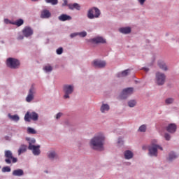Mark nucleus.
<instances>
[{
  "mask_svg": "<svg viewBox=\"0 0 179 179\" xmlns=\"http://www.w3.org/2000/svg\"><path fill=\"white\" fill-rule=\"evenodd\" d=\"M91 148L94 150H103V145H104V135L99 134L92 138L90 143Z\"/></svg>",
  "mask_w": 179,
  "mask_h": 179,
  "instance_id": "f257e3e1",
  "label": "nucleus"
},
{
  "mask_svg": "<svg viewBox=\"0 0 179 179\" xmlns=\"http://www.w3.org/2000/svg\"><path fill=\"white\" fill-rule=\"evenodd\" d=\"M157 149H159L160 150H163V148L159 145H157V141L152 140L151 143V146H150L148 150H149V155L150 156H157Z\"/></svg>",
  "mask_w": 179,
  "mask_h": 179,
  "instance_id": "f03ea898",
  "label": "nucleus"
},
{
  "mask_svg": "<svg viewBox=\"0 0 179 179\" xmlns=\"http://www.w3.org/2000/svg\"><path fill=\"white\" fill-rule=\"evenodd\" d=\"M6 65L8 68L11 69H17L20 66V62L17 59L9 57L6 60Z\"/></svg>",
  "mask_w": 179,
  "mask_h": 179,
  "instance_id": "7ed1b4c3",
  "label": "nucleus"
},
{
  "mask_svg": "<svg viewBox=\"0 0 179 179\" xmlns=\"http://www.w3.org/2000/svg\"><path fill=\"white\" fill-rule=\"evenodd\" d=\"M4 156L6 157L5 162L7 164H10L11 163H17V158L13 157V154L10 150H6L4 152Z\"/></svg>",
  "mask_w": 179,
  "mask_h": 179,
  "instance_id": "20e7f679",
  "label": "nucleus"
},
{
  "mask_svg": "<svg viewBox=\"0 0 179 179\" xmlns=\"http://www.w3.org/2000/svg\"><path fill=\"white\" fill-rule=\"evenodd\" d=\"M155 83L158 86H163L166 83V74L157 72L155 73Z\"/></svg>",
  "mask_w": 179,
  "mask_h": 179,
  "instance_id": "39448f33",
  "label": "nucleus"
},
{
  "mask_svg": "<svg viewBox=\"0 0 179 179\" xmlns=\"http://www.w3.org/2000/svg\"><path fill=\"white\" fill-rule=\"evenodd\" d=\"M100 10L96 7H94L88 10L87 15L88 19H94L95 17H99V16H100Z\"/></svg>",
  "mask_w": 179,
  "mask_h": 179,
  "instance_id": "423d86ee",
  "label": "nucleus"
},
{
  "mask_svg": "<svg viewBox=\"0 0 179 179\" xmlns=\"http://www.w3.org/2000/svg\"><path fill=\"white\" fill-rule=\"evenodd\" d=\"M24 120L27 122H30V120H33V121H37V120H38V115L36 112H32L31 113L27 112L24 116Z\"/></svg>",
  "mask_w": 179,
  "mask_h": 179,
  "instance_id": "0eeeda50",
  "label": "nucleus"
},
{
  "mask_svg": "<svg viewBox=\"0 0 179 179\" xmlns=\"http://www.w3.org/2000/svg\"><path fill=\"white\" fill-rule=\"evenodd\" d=\"M133 93H134V88L132 87L126 88L122 90L120 94V99L124 100L127 99L129 96H131V94H132Z\"/></svg>",
  "mask_w": 179,
  "mask_h": 179,
  "instance_id": "6e6552de",
  "label": "nucleus"
},
{
  "mask_svg": "<svg viewBox=\"0 0 179 179\" xmlns=\"http://www.w3.org/2000/svg\"><path fill=\"white\" fill-rule=\"evenodd\" d=\"M63 90L65 93L64 97V99H69V94H72L73 92V86L72 85H64Z\"/></svg>",
  "mask_w": 179,
  "mask_h": 179,
  "instance_id": "1a4fd4ad",
  "label": "nucleus"
},
{
  "mask_svg": "<svg viewBox=\"0 0 179 179\" xmlns=\"http://www.w3.org/2000/svg\"><path fill=\"white\" fill-rule=\"evenodd\" d=\"M34 93H36V91H34V87H31L29 89L27 96L26 97V101L27 103H30L34 99Z\"/></svg>",
  "mask_w": 179,
  "mask_h": 179,
  "instance_id": "9d476101",
  "label": "nucleus"
},
{
  "mask_svg": "<svg viewBox=\"0 0 179 179\" xmlns=\"http://www.w3.org/2000/svg\"><path fill=\"white\" fill-rule=\"evenodd\" d=\"M28 149L32 150L34 156H38L41 152L40 151V145H29Z\"/></svg>",
  "mask_w": 179,
  "mask_h": 179,
  "instance_id": "9b49d317",
  "label": "nucleus"
},
{
  "mask_svg": "<svg viewBox=\"0 0 179 179\" xmlns=\"http://www.w3.org/2000/svg\"><path fill=\"white\" fill-rule=\"evenodd\" d=\"M166 129L169 134H174L177 131V124L171 123L166 127Z\"/></svg>",
  "mask_w": 179,
  "mask_h": 179,
  "instance_id": "f8f14e48",
  "label": "nucleus"
},
{
  "mask_svg": "<svg viewBox=\"0 0 179 179\" xmlns=\"http://www.w3.org/2000/svg\"><path fill=\"white\" fill-rule=\"evenodd\" d=\"M106 65V62L101 60H94L93 62V66L94 68H104Z\"/></svg>",
  "mask_w": 179,
  "mask_h": 179,
  "instance_id": "ddd939ff",
  "label": "nucleus"
},
{
  "mask_svg": "<svg viewBox=\"0 0 179 179\" xmlns=\"http://www.w3.org/2000/svg\"><path fill=\"white\" fill-rule=\"evenodd\" d=\"M22 33L24 37H30V36H33V29L29 27H25L22 30Z\"/></svg>",
  "mask_w": 179,
  "mask_h": 179,
  "instance_id": "4468645a",
  "label": "nucleus"
},
{
  "mask_svg": "<svg viewBox=\"0 0 179 179\" xmlns=\"http://www.w3.org/2000/svg\"><path fill=\"white\" fill-rule=\"evenodd\" d=\"M41 17L42 19H48L49 17H51V13L50 10L45 9L41 12Z\"/></svg>",
  "mask_w": 179,
  "mask_h": 179,
  "instance_id": "2eb2a0df",
  "label": "nucleus"
},
{
  "mask_svg": "<svg viewBox=\"0 0 179 179\" xmlns=\"http://www.w3.org/2000/svg\"><path fill=\"white\" fill-rule=\"evenodd\" d=\"M91 41H92V43H94L95 44H99L100 43L104 44V43H106V40L103 38V37L100 36L91 39Z\"/></svg>",
  "mask_w": 179,
  "mask_h": 179,
  "instance_id": "dca6fc26",
  "label": "nucleus"
},
{
  "mask_svg": "<svg viewBox=\"0 0 179 179\" xmlns=\"http://www.w3.org/2000/svg\"><path fill=\"white\" fill-rule=\"evenodd\" d=\"M69 9L71 10H73V9H76V10H79L80 9V5L78 3H69L68 5Z\"/></svg>",
  "mask_w": 179,
  "mask_h": 179,
  "instance_id": "f3484780",
  "label": "nucleus"
},
{
  "mask_svg": "<svg viewBox=\"0 0 179 179\" xmlns=\"http://www.w3.org/2000/svg\"><path fill=\"white\" fill-rule=\"evenodd\" d=\"M59 20L61 22H66V20H72V17L66 15V14H62L59 16Z\"/></svg>",
  "mask_w": 179,
  "mask_h": 179,
  "instance_id": "a211bd4d",
  "label": "nucleus"
},
{
  "mask_svg": "<svg viewBox=\"0 0 179 179\" xmlns=\"http://www.w3.org/2000/svg\"><path fill=\"white\" fill-rule=\"evenodd\" d=\"M157 65L160 69H162V71H167V65H166V63L163 61H158Z\"/></svg>",
  "mask_w": 179,
  "mask_h": 179,
  "instance_id": "6ab92c4d",
  "label": "nucleus"
},
{
  "mask_svg": "<svg viewBox=\"0 0 179 179\" xmlns=\"http://www.w3.org/2000/svg\"><path fill=\"white\" fill-rule=\"evenodd\" d=\"M177 157H178V155L176 154V152H171L169 153L168 160H169V162H171L173 160H175V159H177Z\"/></svg>",
  "mask_w": 179,
  "mask_h": 179,
  "instance_id": "aec40b11",
  "label": "nucleus"
},
{
  "mask_svg": "<svg viewBox=\"0 0 179 179\" xmlns=\"http://www.w3.org/2000/svg\"><path fill=\"white\" fill-rule=\"evenodd\" d=\"M48 157L52 159H58V155L57 154V152H55V151H50L48 155Z\"/></svg>",
  "mask_w": 179,
  "mask_h": 179,
  "instance_id": "412c9836",
  "label": "nucleus"
},
{
  "mask_svg": "<svg viewBox=\"0 0 179 179\" xmlns=\"http://www.w3.org/2000/svg\"><path fill=\"white\" fill-rule=\"evenodd\" d=\"M23 174H24V172H23V170L22 169H17L13 171V175L17 177H20L21 176H23Z\"/></svg>",
  "mask_w": 179,
  "mask_h": 179,
  "instance_id": "4be33fe9",
  "label": "nucleus"
},
{
  "mask_svg": "<svg viewBox=\"0 0 179 179\" xmlns=\"http://www.w3.org/2000/svg\"><path fill=\"white\" fill-rule=\"evenodd\" d=\"M119 31H120V33H122L123 34H128L131 31V28L129 27L120 28L119 29Z\"/></svg>",
  "mask_w": 179,
  "mask_h": 179,
  "instance_id": "5701e85b",
  "label": "nucleus"
},
{
  "mask_svg": "<svg viewBox=\"0 0 179 179\" xmlns=\"http://www.w3.org/2000/svg\"><path fill=\"white\" fill-rule=\"evenodd\" d=\"M124 157L125 159H132V157H134V154L130 150H127L124 152Z\"/></svg>",
  "mask_w": 179,
  "mask_h": 179,
  "instance_id": "b1692460",
  "label": "nucleus"
},
{
  "mask_svg": "<svg viewBox=\"0 0 179 179\" xmlns=\"http://www.w3.org/2000/svg\"><path fill=\"white\" fill-rule=\"evenodd\" d=\"M110 110V106L108 104L103 103L101 106V111L102 113H105L106 111H108Z\"/></svg>",
  "mask_w": 179,
  "mask_h": 179,
  "instance_id": "393cba45",
  "label": "nucleus"
},
{
  "mask_svg": "<svg viewBox=\"0 0 179 179\" xmlns=\"http://www.w3.org/2000/svg\"><path fill=\"white\" fill-rule=\"evenodd\" d=\"M27 150V146H26L25 145H22L18 150L19 156H20L21 153H24V152H26Z\"/></svg>",
  "mask_w": 179,
  "mask_h": 179,
  "instance_id": "a878e982",
  "label": "nucleus"
},
{
  "mask_svg": "<svg viewBox=\"0 0 179 179\" xmlns=\"http://www.w3.org/2000/svg\"><path fill=\"white\" fill-rule=\"evenodd\" d=\"M129 71L131 70L127 69V70H124L122 73H120L119 74H117L118 78H124V76H128V74L129 73Z\"/></svg>",
  "mask_w": 179,
  "mask_h": 179,
  "instance_id": "bb28decb",
  "label": "nucleus"
},
{
  "mask_svg": "<svg viewBox=\"0 0 179 179\" xmlns=\"http://www.w3.org/2000/svg\"><path fill=\"white\" fill-rule=\"evenodd\" d=\"M8 115V117L10 118V120H12L13 121H15L16 122H17V121H19V120H20V118L19 117V115H10V113H9Z\"/></svg>",
  "mask_w": 179,
  "mask_h": 179,
  "instance_id": "cd10ccee",
  "label": "nucleus"
},
{
  "mask_svg": "<svg viewBox=\"0 0 179 179\" xmlns=\"http://www.w3.org/2000/svg\"><path fill=\"white\" fill-rule=\"evenodd\" d=\"M47 3H51V5H57L58 0H45Z\"/></svg>",
  "mask_w": 179,
  "mask_h": 179,
  "instance_id": "c85d7f7f",
  "label": "nucleus"
},
{
  "mask_svg": "<svg viewBox=\"0 0 179 179\" xmlns=\"http://www.w3.org/2000/svg\"><path fill=\"white\" fill-rule=\"evenodd\" d=\"M129 107H135L136 106V101L131 100L128 102Z\"/></svg>",
  "mask_w": 179,
  "mask_h": 179,
  "instance_id": "c756f323",
  "label": "nucleus"
},
{
  "mask_svg": "<svg viewBox=\"0 0 179 179\" xmlns=\"http://www.w3.org/2000/svg\"><path fill=\"white\" fill-rule=\"evenodd\" d=\"M27 141H29V146H34V143H36V139L32 138L30 140L29 138H27Z\"/></svg>",
  "mask_w": 179,
  "mask_h": 179,
  "instance_id": "7c9ffc66",
  "label": "nucleus"
},
{
  "mask_svg": "<svg viewBox=\"0 0 179 179\" xmlns=\"http://www.w3.org/2000/svg\"><path fill=\"white\" fill-rule=\"evenodd\" d=\"M3 173H10V167L9 166H4L2 168Z\"/></svg>",
  "mask_w": 179,
  "mask_h": 179,
  "instance_id": "2f4dec72",
  "label": "nucleus"
},
{
  "mask_svg": "<svg viewBox=\"0 0 179 179\" xmlns=\"http://www.w3.org/2000/svg\"><path fill=\"white\" fill-rule=\"evenodd\" d=\"M139 132H146V125L143 124L138 129Z\"/></svg>",
  "mask_w": 179,
  "mask_h": 179,
  "instance_id": "473e14b6",
  "label": "nucleus"
},
{
  "mask_svg": "<svg viewBox=\"0 0 179 179\" xmlns=\"http://www.w3.org/2000/svg\"><path fill=\"white\" fill-rule=\"evenodd\" d=\"M27 132H28V134H37L36 130H34V129L31 128V127L27 128Z\"/></svg>",
  "mask_w": 179,
  "mask_h": 179,
  "instance_id": "72a5a7b5",
  "label": "nucleus"
},
{
  "mask_svg": "<svg viewBox=\"0 0 179 179\" xmlns=\"http://www.w3.org/2000/svg\"><path fill=\"white\" fill-rule=\"evenodd\" d=\"M174 102V99L172 98H168L165 100L166 104H172Z\"/></svg>",
  "mask_w": 179,
  "mask_h": 179,
  "instance_id": "f704fd0d",
  "label": "nucleus"
},
{
  "mask_svg": "<svg viewBox=\"0 0 179 179\" xmlns=\"http://www.w3.org/2000/svg\"><path fill=\"white\" fill-rule=\"evenodd\" d=\"M24 23V21L22 19H20L18 20H17L15 22V24H16V26H22V24H23Z\"/></svg>",
  "mask_w": 179,
  "mask_h": 179,
  "instance_id": "c9c22d12",
  "label": "nucleus"
},
{
  "mask_svg": "<svg viewBox=\"0 0 179 179\" xmlns=\"http://www.w3.org/2000/svg\"><path fill=\"white\" fill-rule=\"evenodd\" d=\"M43 69L45 72H51V71H52V67L51 66H45Z\"/></svg>",
  "mask_w": 179,
  "mask_h": 179,
  "instance_id": "e433bc0d",
  "label": "nucleus"
},
{
  "mask_svg": "<svg viewBox=\"0 0 179 179\" xmlns=\"http://www.w3.org/2000/svg\"><path fill=\"white\" fill-rule=\"evenodd\" d=\"M164 137L166 141H170L171 139V136L169 133H165Z\"/></svg>",
  "mask_w": 179,
  "mask_h": 179,
  "instance_id": "4c0bfd02",
  "label": "nucleus"
},
{
  "mask_svg": "<svg viewBox=\"0 0 179 179\" xmlns=\"http://www.w3.org/2000/svg\"><path fill=\"white\" fill-rule=\"evenodd\" d=\"M57 54L58 55H61V54H62V52H64V49L62 48H59L57 51H56Z\"/></svg>",
  "mask_w": 179,
  "mask_h": 179,
  "instance_id": "58836bf2",
  "label": "nucleus"
},
{
  "mask_svg": "<svg viewBox=\"0 0 179 179\" xmlns=\"http://www.w3.org/2000/svg\"><path fill=\"white\" fill-rule=\"evenodd\" d=\"M78 36L80 37H86V36H87V33L86 31H82L78 33Z\"/></svg>",
  "mask_w": 179,
  "mask_h": 179,
  "instance_id": "ea45409f",
  "label": "nucleus"
},
{
  "mask_svg": "<svg viewBox=\"0 0 179 179\" xmlns=\"http://www.w3.org/2000/svg\"><path fill=\"white\" fill-rule=\"evenodd\" d=\"M117 143H118V145H123L124 144V141H122V138H119Z\"/></svg>",
  "mask_w": 179,
  "mask_h": 179,
  "instance_id": "a19ab883",
  "label": "nucleus"
},
{
  "mask_svg": "<svg viewBox=\"0 0 179 179\" xmlns=\"http://www.w3.org/2000/svg\"><path fill=\"white\" fill-rule=\"evenodd\" d=\"M63 3H62V6H68V0H63Z\"/></svg>",
  "mask_w": 179,
  "mask_h": 179,
  "instance_id": "79ce46f5",
  "label": "nucleus"
},
{
  "mask_svg": "<svg viewBox=\"0 0 179 179\" xmlns=\"http://www.w3.org/2000/svg\"><path fill=\"white\" fill-rule=\"evenodd\" d=\"M76 36H78V33L71 34L70 37L71 38H73V37H76Z\"/></svg>",
  "mask_w": 179,
  "mask_h": 179,
  "instance_id": "37998d69",
  "label": "nucleus"
},
{
  "mask_svg": "<svg viewBox=\"0 0 179 179\" xmlns=\"http://www.w3.org/2000/svg\"><path fill=\"white\" fill-rule=\"evenodd\" d=\"M62 117V113H59L57 114L56 118L57 120H59V118H61Z\"/></svg>",
  "mask_w": 179,
  "mask_h": 179,
  "instance_id": "c03bdc74",
  "label": "nucleus"
},
{
  "mask_svg": "<svg viewBox=\"0 0 179 179\" xmlns=\"http://www.w3.org/2000/svg\"><path fill=\"white\" fill-rule=\"evenodd\" d=\"M17 38V40H23V38H24V36H23V35H22V34H20V35H18Z\"/></svg>",
  "mask_w": 179,
  "mask_h": 179,
  "instance_id": "a18cd8bd",
  "label": "nucleus"
},
{
  "mask_svg": "<svg viewBox=\"0 0 179 179\" xmlns=\"http://www.w3.org/2000/svg\"><path fill=\"white\" fill-rule=\"evenodd\" d=\"M146 0H138V2L141 3V5H143L145 3Z\"/></svg>",
  "mask_w": 179,
  "mask_h": 179,
  "instance_id": "49530a36",
  "label": "nucleus"
},
{
  "mask_svg": "<svg viewBox=\"0 0 179 179\" xmlns=\"http://www.w3.org/2000/svg\"><path fill=\"white\" fill-rule=\"evenodd\" d=\"M142 149H143V150H146V149H148V146L147 145H143Z\"/></svg>",
  "mask_w": 179,
  "mask_h": 179,
  "instance_id": "de8ad7c7",
  "label": "nucleus"
},
{
  "mask_svg": "<svg viewBox=\"0 0 179 179\" xmlns=\"http://www.w3.org/2000/svg\"><path fill=\"white\" fill-rule=\"evenodd\" d=\"M144 71H145V72H148V71H149V69L145 68V69H144Z\"/></svg>",
  "mask_w": 179,
  "mask_h": 179,
  "instance_id": "09e8293b",
  "label": "nucleus"
},
{
  "mask_svg": "<svg viewBox=\"0 0 179 179\" xmlns=\"http://www.w3.org/2000/svg\"><path fill=\"white\" fill-rule=\"evenodd\" d=\"M31 1H33L34 2H36V1H38V0H31Z\"/></svg>",
  "mask_w": 179,
  "mask_h": 179,
  "instance_id": "8fccbe9b",
  "label": "nucleus"
},
{
  "mask_svg": "<svg viewBox=\"0 0 179 179\" xmlns=\"http://www.w3.org/2000/svg\"><path fill=\"white\" fill-rule=\"evenodd\" d=\"M45 173H48V171H45Z\"/></svg>",
  "mask_w": 179,
  "mask_h": 179,
  "instance_id": "3c124183",
  "label": "nucleus"
},
{
  "mask_svg": "<svg viewBox=\"0 0 179 179\" xmlns=\"http://www.w3.org/2000/svg\"><path fill=\"white\" fill-rule=\"evenodd\" d=\"M0 169H1V166H0Z\"/></svg>",
  "mask_w": 179,
  "mask_h": 179,
  "instance_id": "603ef678",
  "label": "nucleus"
}]
</instances>
